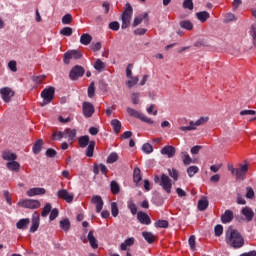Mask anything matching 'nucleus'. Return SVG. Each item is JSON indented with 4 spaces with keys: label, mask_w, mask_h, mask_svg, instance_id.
I'll use <instances>...</instances> for the list:
<instances>
[{
    "label": "nucleus",
    "mask_w": 256,
    "mask_h": 256,
    "mask_svg": "<svg viewBox=\"0 0 256 256\" xmlns=\"http://www.w3.org/2000/svg\"><path fill=\"white\" fill-rule=\"evenodd\" d=\"M188 243H189L190 249L192 251H195L196 249L195 235H192L189 237Z\"/></svg>",
    "instance_id": "63"
},
{
    "label": "nucleus",
    "mask_w": 256,
    "mask_h": 256,
    "mask_svg": "<svg viewBox=\"0 0 256 256\" xmlns=\"http://www.w3.org/2000/svg\"><path fill=\"white\" fill-rule=\"evenodd\" d=\"M82 113L87 119L93 117V114L95 113V106H93L91 102H83Z\"/></svg>",
    "instance_id": "8"
},
{
    "label": "nucleus",
    "mask_w": 256,
    "mask_h": 256,
    "mask_svg": "<svg viewBox=\"0 0 256 256\" xmlns=\"http://www.w3.org/2000/svg\"><path fill=\"white\" fill-rule=\"evenodd\" d=\"M143 21L145 22L146 25H149V13L145 12L143 14L136 16L132 23V27H138V25H141Z\"/></svg>",
    "instance_id": "12"
},
{
    "label": "nucleus",
    "mask_w": 256,
    "mask_h": 256,
    "mask_svg": "<svg viewBox=\"0 0 256 256\" xmlns=\"http://www.w3.org/2000/svg\"><path fill=\"white\" fill-rule=\"evenodd\" d=\"M234 219V214L233 211L231 210H226L222 215H221V222L224 224L231 223Z\"/></svg>",
    "instance_id": "17"
},
{
    "label": "nucleus",
    "mask_w": 256,
    "mask_h": 256,
    "mask_svg": "<svg viewBox=\"0 0 256 256\" xmlns=\"http://www.w3.org/2000/svg\"><path fill=\"white\" fill-rule=\"evenodd\" d=\"M143 179V176L141 175V169L139 168H134L133 171V181L139 187L141 184V181Z\"/></svg>",
    "instance_id": "19"
},
{
    "label": "nucleus",
    "mask_w": 256,
    "mask_h": 256,
    "mask_svg": "<svg viewBox=\"0 0 256 256\" xmlns=\"http://www.w3.org/2000/svg\"><path fill=\"white\" fill-rule=\"evenodd\" d=\"M40 216L38 212H34L32 214V220H31V227H30V233H35L37 229H39V224H40Z\"/></svg>",
    "instance_id": "13"
},
{
    "label": "nucleus",
    "mask_w": 256,
    "mask_h": 256,
    "mask_svg": "<svg viewBox=\"0 0 256 256\" xmlns=\"http://www.w3.org/2000/svg\"><path fill=\"white\" fill-rule=\"evenodd\" d=\"M30 223H31V220L29 218H23L16 223V227L17 229H21L22 231H25V229L29 227Z\"/></svg>",
    "instance_id": "20"
},
{
    "label": "nucleus",
    "mask_w": 256,
    "mask_h": 256,
    "mask_svg": "<svg viewBox=\"0 0 256 256\" xmlns=\"http://www.w3.org/2000/svg\"><path fill=\"white\" fill-rule=\"evenodd\" d=\"M73 21V16L71 14H66L62 17L63 25H69Z\"/></svg>",
    "instance_id": "60"
},
{
    "label": "nucleus",
    "mask_w": 256,
    "mask_h": 256,
    "mask_svg": "<svg viewBox=\"0 0 256 256\" xmlns=\"http://www.w3.org/2000/svg\"><path fill=\"white\" fill-rule=\"evenodd\" d=\"M133 18V7L131 4L127 3L125 5V9L121 16V29H128V27L131 25V19Z\"/></svg>",
    "instance_id": "2"
},
{
    "label": "nucleus",
    "mask_w": 256,
    "mask_h": 256,
    "mask_svg": "<svg viewBox=\"0 0 256 256\" xmlns=\"http://www.w3.org/2000/svg\"><path fill=\"white\" fill-rule=\"evenodd\" d=\"M62 132L64 134V139H68L70 145H73V143H75V139L77 138V129L67 128Z\"/></svg>",
    "instance_id": "10"
},
{
    "label": "nucleus",
    "mask_w": 256,
    "mask_h": 256,
    "mask_svg": "<svg viewBox=\"0 0 256 256\" xmlns=\"http://www.w3.org/2000/svg\"><path fill=\"white\" fill-rule=\"evenodd\" d=\"M87 239L92 249H99V244L97 243V238H95V235H93V231H89Z\"/></svg>",
    "instance_id": "22"
},
{
    "label": "nucleus",
    "mask_w": 256,
    "mask_h": 256,
    "mask_svg": "<svg viewBox=\"0 0 256 256\" xmlns=\"http://www.w3.org/2000/svg\"><path fill=\"white\" fill-rule=\"evenodd\" d=\"M0 95L4 103H9L12 97H15V92L9 87H4L0 89Z\"/></svg>",
    "instance_id": "9"
},
{
    "label": "nucleus",
    "mask_w": 256,
    "mask_h": 256,
    "mask_svg": "<svg viewBox=\"0 0 256 256\" xmlns=\"http://www.w3.org/2000/svg\"><path fill=\"white\" fill-rule=\"evenodd\" d=\"M238 170V179H245V174L249 171V164L240 165Z\"/></svg>",
    "instance_id": "25"
},
{
    "label": "nucleus",
    "mask_w": 256,
    "mask_h": 256,
    "mask_svg": "<svg viewBox=\"0 0 256 256\" xmlns=\"http://www.w3.org/2000/svg\"><path fill=\"white\" fill-rule=\"evenodd\" d=\"M83 75H85V68H83V66L75 65L70 70L69 78L71 81H77V79L83 77Z\"/></svg>",
    "instance_id": "6"
},
{
    "label": "nucleus",
    "mask_w": 256,
    "mask_h": 256,
    "mask_svg": "<svg viewBox=\"0 0 256 256\" xmlns=\"http://www.w3.org/2000/svg\"><path fill=\"white\" fill-rule=\"evenodd\" d=\"M182 161L184 165H191L193 163V159H191V156L187 152H182Z\"/></svg>",
    "instance_id": "44"
},
{
    "label": "nucleus",
    "mask_w": 256,
    "mask_h": 256,
    "mask_svg": "<svg viewBox=\"0 0 256 256\" xmlns=\"http://www.w3.org/2000/svg\"><path fill=\"white\" fill-rule=\"evenodd\" d=\"M196 16H197V19L201 21V23H205V21H207V19L211 17L209 12L207 11L198 12Z\"/></svg>",
    "instance_id": "35"
},
{
    "label": "nucleus",
    "mask_w": 256,
    "mask_h": 256,
    "mask_svg": "<svg viewBox=\"0 0 256 256\" xmlns=\"http://www.w3.org/2000/svg\"><path fill=\"white\" fill-rule=\"evenodd\" d=\"M89 136L84 135L81 136L80 138H78V144L81 147V149H85V147H87V145H89Z\"/></svg>",
    "instance_id": "34"
},
{
    "label": "nucleus",
    "mask_w": 256,
    "mask_h": 256,
    "mask_svg": "<svg viewBox=\"0 0 256 256\" xmlns=\"http://www.w3.org/2000/svg\"><path fill=\"white\" fill-rule=\"evenodd\" d=\"M6 167L9 171H15L17 173L19 172V169H21V164L15 160H12L6 163Z\"/></svg>",
    "instance_id": "21"
},
{
    "label": "nucleus",
    "mask_w": 256,
    "mask_h": 256,
    "mask_svg": "<svg viewBox=\"0 0 256 256\" xmlns=\"http://www.w3.org/2000/svg\"><path fill=\"white\" fill-rule=\"evenodd\" d=\"M214 233L216 237H221L223 235V225H216L214 228Z\"/></svg>",
    "instance_id": "56"
},
{
    "label": "nucleus",
    "mask_w": 256,
    "mask_h": 256,
    "mask_svg": "<svg viewBox=\"0 0 256 256\" xmlns=\"http://www.w3.org/2000/svg\"><path fill=\"white\" fill-rule=\"evenodd\" d=\"M52 137L54 141H61V139L65 138L63 131L54 132Z\"/></svg>",
    "instance_id": "62"
},
{
    "label": "nucleus",
    "mask_w": 256,
    "mask_h": 256,
    "mask_svg": "<svg viewBox=\"0 0 256 256\" xmlns=\"http://www.w3.org/2000/svg\"><path fill=\"white\" fill-rule=\"evenodd\" d=\"M8 69L12 71V73H17V61L11 60L8 63Z\"/></svg>",
    "instance_id": "59"
},
{
    "label": "nucleus",
    "mask_w": 256,
    "mask_h": 256,
    "mask_svg": "<svg viewBox=\"0 0 256 256\" xmlns=\"http://www.w3.org/2000/svg\"><path fill=\"white\" fill-rule=\"evenodd\" d=\"M226 243L233 249H241L245 245V238L239 231L230 226L226 231Z\"/></svg>",
    "instance_id": "1"
},
{
    "label": "nucleus",
    "mask_w": 256,
    "mask_h": 256,
    "mask_svg": "<svg viewBox=\"0 0 256 256\" xmlns=\"http://www.w3.org/2000/svg\"><path fill=\"white\" fill-rule=\"evenodd\" d=\"M121 27V24H119V22L117 21H113L109 23V29H111L112 31H119Z\"/></svg>",
    "instance_id": "61"
},
{
    "label": "nucleus",
    "mask_w": 256,
    "mask_h": 256,
    "mask_svg": "<svg viewBox=\"0 0 256 256\" xmlns=\"http://www.w3.org/2000/svg\"><path fill=\"white\" fill-rule=\"evenodd\" d=\"M45 193H47V190H45V188L36 187L27 190L26 195L27 197H35L37 195H45Z\"/></svg>",
    "instance_id": "16"
},
{
    "label": "nucleus",
    "mask_w": 256,
    "mask_h": 256,
    "mask_svg": "<svg viewBox=\"0 0 256 256\" xmlns=\"http://www.w3.org/2000/svg\"><path fill=\"white\" fill-rule=\"evenodd\" d=\"M132 245H135V238L131 237L128 238L120 245V249L122 251H127V247H132Z\"/></svg>",
    "instance_id": "29"
},
{
    "label": "nucleus",
    "mask_w": 256,
    "mask_h": 256,
    "mask_svg": "<svg viewBox=\"0 0 256 256\" xmlns=\"http://www.w3.org/2000/svg\"><path fill=\"white\" fill-rule=\"evenodd\" d=\"M111 213L113 217H117L119 215V207H117V202L111 203Z\"/></svg>",
    "instance_id": "53"
},
{
    "label": "nucleus",
    "mask_w": 256,
    "mask_h": 256,
    "mask_svg": "<svg viewBox=\"0 0 256 256\" xmlns=\"http://www.w3.org/2000/svg\"><path fill=\"white\" fill-rule=\"evenodd\" d=\"M94 69H96V71H102L105 69V63L101 61V59H97L94 63Z\"/></svg>",
    "instance_id": "47"
},
{
    "label": "nucleus",
    "mask_w": 256,
    "mask_h": 256,
    "mask_svg": "<svg viewBox=\"0 0 256 256\" xmlns=\"http://www.w3.org/2000/svg\"><path fill=\"white\" fill-rule=\"evenodd\" d=\"M118 159L119 155L116 152H112L107 158V163L113 164L117 162Z\"/></svg>",
    "instance_id": "50"
},
{
    "label": "nucleus",
    "mask_w": 256,
    "mask_h": 256,
    "mask_svg": "<svg viewBox=\"0 0 256 256\" xmlns=\"http://www.w3.org/2000/svg\"><path fill=\"white\" fill-rule=\"evenodd\" d=\"M209 121V117H200L196 122H194V127H199L201 125H205Z\"/></svg>",
    "instance_id": "54"
},
{
    "label": "nucleus",
    "mask_w": 256,
    "mask_h": 256,
    "mask_svg": "<svg viewBox=\"0 0 256 256\" xmlns=\"http://www.w3.org/2000/svg\"><path fill=\"white\" fill-rule=\"evenodd\" d=\"M137 83H139V77L138 76H135V77L131 76L130 80H128L126 82V85H127V87H129V89H131V87H135V85H137Z\"/></svg>",
    "instance_id": "42"
},
{
    "label": "nucleus",
    "mask_w": 256,
    "mask_h": 256,
    "mask_svg": "<svg viewBox=\"0 0 256 256\" xmlns=\"http://www.w3.org/2000/svg\"><path fill=\"white\" fill-rule=\"evenodd\" d=\"M18 205L24 209H39L41 202L39 200L23 199L18 202Z\"/></svg>",
    "instance_id": "5"
},
{
    "label": "nucleus",
    "mask_w": 256,
    "mask_h": 256,
    "mask_svg": "<svg viewBox=\"0 0 256 256\" xmlns=\"http://www.w3.org/2000/svg\"><path fill=\"white\" fill-rule=\"evenodd\" d=\"M41 97L43 99L42 103L40 104L41 107H45V105H49V103H51L55 97V88L54 87L45 88L41 92Z\"/></svg>",
    "instance_id": "4"
},
{
    "label": "nucleus",
    "mask_w": 256,
    "mask_h": 256,
    "mask_svg": "<svg viewBox=\"0 0 256 256\" xmlns=\"http://www.w3.org/2000/svg\"><path fill=\"white\" fill-rule=\"evenodd\" d=\"M250 35L253 39V45H256V24L251 26Z\"/></svg>",
    "instance_id": "64"
},
{
    "label": "nucleus",
    "mask_w": 256,
    "mask_h": 256,
    "mask_svg": "<svg viewBox=\"0 0 256 256\" xmlns=\"http://www.w3.org/2000/svg\"><path fill=\"white\" fill-rule=\"evenodd\" d=\"M110 189L113 195H119V193L121 192V187L119 186V183H117V181L115 180L110 183Z\"/></svg>",
    "instance_id": "33"
},
{
    "label": "nucleus",
    "mask_w": 256,
    "mask_h": 256,
    "mask_svg": "<svg viewBox=\"0 0 256 256\" xmlns=\"http://www.w3.org/2000/svg\"><path fill=\"white\" fill-rule=\"evenodd\" d=\"M154 182L159 183V186L162 187L168 195H170L173 184L171 183V178H169V176L166 174H162L161 177L155 176Z\"/></svg>",
    "instance_id": "3"
},
{
    "label": "nucleus",
    "mask_w": 256,
    "mask_h": 256,
    "mask_svg": "<svg viewBox=\"0 0 256 256\" xmlns=\"http://www.w3.org/2000/svg\"><path fill=\"white\" fill-rule=\"evenodd\" d=\"M60 35H64V37H71L73 35V28L64 27L62 30H60Z\"/></svg>",
    "instance_id": "45"
},
{
    "label": "nucleus",
    "mask_w": 256,
    "mask_h": 256,
    "mask_svg": "<svg viewBox=\"0 0 256 256\" xmlns=\"http://www.w3.org/2000/svg\"><path fill=\"white\" fill-rule=\"evenodd\" d=\"M51 209H52V206L50 203H47L43 209H42V212H41V217H47V215H49V213H51Z\"/></svg>",
    "instance_id": "48"
},
{
    "label": "nucleus",
    "mask_w": 256,
    "mask_h": 256,
    "mask_svg": "<svg viewBox=\"0 0 256 256\" xmlns=\"http://www.w3.org/2000/svg\"><path fill=\"white\" fill-rule=\"evenodd\" d=\"M95 152V141H91L86 149V157H93Z\"/></svg>",
    "instance_id": "38"
},
{
    "label": "nucleus",
    "mask_w": 256,
    "mask_h": 256,
    "mask_svg": "<svg viewBox=\"0 0 256 256\" xmlns=\"http://www.w3.org/2000/svg\"><path fill=\"white\" fill-rule=\"evenodd\" d=\"M127 113L130 115V117H135V119H140V121L143 119V114L131 107L127 108Z\"/></svg>",
    "instance_id": "28"
},
{
    "label": "nucleus",
    "mask_w": 256,
    "mask_h": 256,
    "mask_svg": "<svg viewBox=\"0 0 256 256\" xmlns=\"http://www.w3.org/2000/svg\"><path fill=\"white\" fill-rule=\"evenodd\" d=\"M111 126L113 127V131L114 133H116V135H119V133H121V121H119L118 119H113L111 121Z\"/></svg>",
    "instance_id": "31"
},
{
    "label": "nucleus",
    "mask_w": 256,
    "mask_h": 256,
    "mask_svg": "<svg viewBox=\"0 0 256 256\" xmlns=\"http://www.w3.org/2000/svg\"><path fill=\"white\" fill-rule=\"evenodd\" d=\"M91 41H93V37L91 36V34L84 33L80 37V43L82 45H89Z\"/></svg>",
    "instance_id": "30"
},
{
    "label": "nucleus",
    "mask_w": 256,
    "mask_h": 256,
    "mask_svg": "<svg viewBox=\"0 0 256 256\" xmlns=\"http://www.w3.org/2000/svg\"><path fill=\"white\" fill-rule=\"evenodd\" d=\"M127 207L132 213V215H137V205H135V202L133 201H128Z\"/></svg>",
    "instance_id": "49"
},
{
    "label": "nucleus",
    "mask_w": 256,
    "mask_h": 256,
    "mask_svg": "<svg viewBox=\"0 0 256 256\" xmlns=\"http://www.w3.org/2000/svg\"><path fill=\"white\" fill-rule=\"evenodd\" d=\"M240 115L242 117H245V119H247L249 121V117L253 116V115H256V111L255 110H242L240 111Z\"/></svg>",
    "instance_id": "40"
},
{
    "label": "nucleus",
    "mask_w": 256,
    "mask_h": 256,
    "mask_svg": "<svg viewBox=\"0 0 256 256\" xmlns=\"http://www.w3.org/2000/svg\"><path fill=\"white\" fill-rule=\"evenodd\" d=\"M81 57H83V55H81V52L79 50H70L67 51L64 56H63V62L65 63V65H69V63H71V59H81Z\"/></svg>",
    "instance_id": "7"
},
{
    "label": "nucleus",
    "mask_w": 256,
    "mask_h": 256,
    "mask_svg": "<svg viewBox=\"0 0 256 256\" xmlns=\"http://www.w3.org/2000/svg\"><path fill=\"white\" fill-rule=\"evenodd\" d=\"M59 199H63L66 203H73V199H75V195L73 193H69L65 189H61L57 193Z\"/></svg>",
    "instance_id": "11"
},
{
    "label": "nucleus",
    "mask_w": 256,
    "mask_h": 256,
    "mask_svg": "<svg viewBox=\"0 0 256 256\" xmlns=\"http://www.w3.org/2000/svg\"><path fill=\"white\" fill-rule=\"evenodd\" d=\"M183 9H188L189 11H193V0H184L183 1Z\"/></svg>",
    "instance_id": "51"
},
{
    "label": "nucleus",
    "mask_w": 256,
    "mask_h": 256,
    "mask_svg": "<svg viewBox=\"0 0 256 256\" xmlns=\"http://www.w3.org/2000/svg\"><path fill=\"white\" fill-rule=\"evenodd\" d=\"M168 173H169L170 177L172 179H174L175 181H177L179 179V172H177V170H175V168L168 169Z\"/></svg>",
    "instance_id": "58"
},
{
    "label": "nucleus",
    "mask_w": 256,
    "mask_h": 256,
    "mask_svg": "<svg viewBox=\"0 0 256 256\" xmlns=\"http://www.w3.org/2000/svg\"><path fill=\"white\" fill-rule=\"evenodd\" d=\"M160 152L162 155H167V157L169 159H171V158L175 157L176 150H175V147L168 145V146H165L164 148H162Z\"/></svg>",
    "instance_id": "18"
},
{
    "label": "nucleus",
    "mask_w": 256,
    "mask_h": 256,
    "mask_svg": "<svg viewBox=\"0 0 256 256\" xmlns=\"http://www.w3.org/2000/svg\"><path fill=\"white\" fill-rule=\"evenodd\" d=\"M154 226L158 229H167V227H169V221H167V220H158L154 223Z\"/></svg>",
    "instance_id": "37"
},
{
    "label": "nucleus",
    "mask_w": 256,
    "mask_h": 256,
    "mask_svg": "<svg viewBox=\"0 0 256 256\" xmlns=\"http://www.w3.org/2000/svg\"><path fill=\"white\" fill-rule=\"evenodd\" d=\"M209 207V200L207 199H201L198 201V209L199 211H205Z\"/></svg>",
    "instance_id": "39"
},
{
    "label": "nucleus",
    "mask_w": 256,
    "mask_h": 256,
    "mask_svg": "<svg viewBox=\"0 0 256 256\" xmlns=\"http://www.w3.org/2000/svg\"><path fill=\"white\" fill-rule=\"evenodd\" d=\"M142 151H144V153H147L149 155L150 153H153V146L149 143H145L142 146Z\"/></svg>",
    "instance_id": "57"
},
{
    "label": "nucleus",
    "mask_w": 256,
    "mask_h": 256,
    "mask_svg": "<svg viewBox=\"0 0 256 256\" xmlns=\"http://www.w3.org/2000/svg\"><path fill=\"white\" fill-rule=\"evenodd\" d=\"M91 203H93V205H96V213H101V211H103L104 202L101 196L99 195L93 196L91 199Z\"/></svg>",
    "instance_id": "14"
},
{
    "label": "nucleus",
    "mask_w": 256,
    "mask_h": 256,
    "mask_svg": "<svg viewBox=\"0 0 256 256\" xmlns=\"http://www.w3.org/2000/svg\"><path fill=\"white\" fill-rule=\"evenodd\" d=\"M2 158L4 159V161H17V154L9 152V151H4L2 153Z\"/></svg>",
    "instance_id": "23"
},
{
    "label": "nucleus",
    "mask_w": 256,
    "mask_h": 256,
    "mask_svg": "<svg viewBox=\"0 0 256 256\" xmlns=\"http://www.w3.org/2000/svg\"><path fill=\"white\" fill-rule=\"evenodd\" d=\"M95 95V82H91L88 87V97L92 99Z\"/></svg>",
    "instance_id": "55"
},
{
    "label": "nucleus",
    "mask_w": 256,
    "mask_h": 256,
    "mask_svg": "<svg viewBox=\"0 0 256 256\" xmlns=\"http://www.w3.org/2000/svg\"><path fill=\"white\" fill-rule=\"evenodd\" d=\"M195 129H197V127H195V122L194 121H190L189 122V126H182L180 127V131H195Z\"/></svg>",
    "instance_id": "46"
},
{
    "label": "nucleus",
    "mask_w": 256,
    "mask_h": 256,
    "mask_svg": "<svg viewBox=\"0 0 256 256\" xmlns=\"http://www.w3.org/2000/svg\"><path fill=\"white\" fill-rule=\"evenodd\" d=\"M60 229H63L65 232L69 231L71 229V221L68 220V218H64L59 222Z\"/></svg>",
    "instance_id": "32"
},
{
    "label": "nucleus",
    "mask_w": 256,
    "mask_h": 256,
    "mask_svg": "<svg viewBox=\"0 0 256 256\" xmlns=\"http://www.w3.org/2000/svg\"><path fill=\"white\" fill-rule=\"evenodd\" d=\"M246 199H255V191L252 187H246Z\"/></svg>",
    "instance_id": "52"
},
{
    "label": "nucleus",
    "mask_w": 256,
    "mask_h": 256,
    "mask_svg": "<svg viewBox=\"0 0 256 256\" xmlns=\"http://www.w3.org/2000/svg\"><path fill=\"white\" fill-rule=\"evenodd\" d=\"M127 113L130 115V117H135V119H140V121L143 119V114L131 107L127 108Z\"/></svg>",
    "instance_id": "27"
},
{
    "label": "nucleus",
    "mask_w": 256,
    "mask_h": 256,
    "mask_svg": "<svg viewBox=\"0 0 256 256\" xmlns=\"http://www.w3.org/2000/svg\"><path fill=\"white\" fill-rule=\"evenodd\" d=\"M196 173H199V167L190 166L187 168L188 177H195Z\"/></svg>",
    "instance_id": "43"
},
{
    "label": "nucleus",
    "mask_w": 256,
    "mask_h": 256,
    "mask_svg": "<svg viewBox=\"0 0 256 256\" xmlns=\"http://www.w3.org/2000/svg\"><path fill=\"white\" fill-rule=\"evenodd\" d=\"M41 149H43V140L38 139L33 147H32V151L35 155H39V153H41Z\"/></svg>",
    "instance_id": "26"
},
{
    "label": "nucleus",
    "mask_w": 256,
    "mask_h": 256,
    "mask_svg": "<svg viewBox=\"0 0 256 256\" xmlns=\"http://www.w3.org/2000/svg\"><path fill=\"white\" fill-rule=\"evenodd\" d=\"M142 237H144L145 241L150 244L155 241V235H153L151 232H143Z\"/></svg>",
    "instance_id": "41"
},
{
    "label": "nucleus",
    "mask_w": 256,
    "mask_h": 256,
    "mask_svg": "<svg viewBox=\"0 0 256 256\" xmlns=\"http://www.w3.org/2000/svg\"><path fill=\"white\" fill-rule=\"evenodd\" d=\"M179 25L181 29H186V31L193 30V23H191L189 20H182L179 22Z\"/></svg>",
    "instance_id": "36"
},
{
    "label": "nucleus",
    "mask_w": 256,
    "mask_h": 256,
    "mask_svg": "<svg viewBox=\"0 0 256 256\" xmlns=\"http://www.w3.org/2000/svg\"><path fill=\"white\" fill-rule=\"evenodd\" d=\"M242 215L246 217L247 221H253V217L255 216V213H253V210L249 207H245L242 209Z\"/></svg>",
    "instance_id": "24"
},
{
    "label": "nucleus",
    "mask_w": 256,
    "mask_h": 256,
    "mask_svg": "<svg viewBox=\"0 0 256 256\" xmlns=\"http://www.w3.org/2000/svg\"><path fill=\"white\" fill-rule=\"evenodd\" d=\"M137 220L141 225H151V218L149 217V214L139 211L137 213Z\"/></svg>",
    "instance_id": "15"
}]
</instances>
